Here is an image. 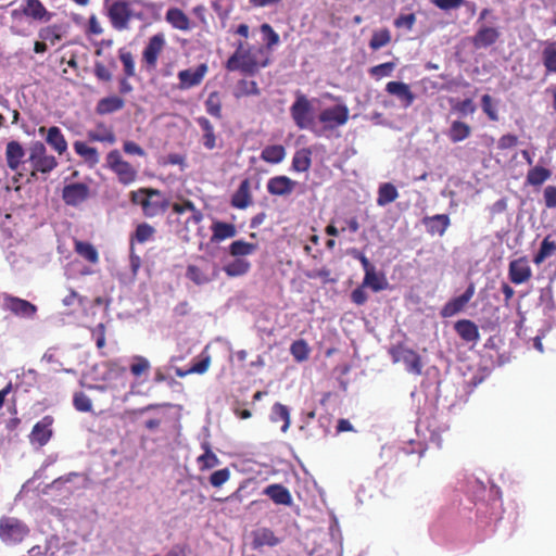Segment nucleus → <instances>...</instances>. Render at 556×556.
I'll return each mask as SVG.
<instances>
[{
	"instance_id": "a211bd4d",
	"label": "nucleus",
	"mask_w": 556,
	"mask_h": 556,
	"mask_svg": "<svg viewBox=\"0 0 556 556\" xmlns=\"http://www.w3.org/2000/svg\"><path fill=\"white\" fill-rule=\"evenodd\" d=\"M251 546L254 551H261L265 546L275 547L281 542L274 531L266 527L253 530L251 532Z\"/></svg>"
},
{
	"instance_id": "f03ea898",
	"label": "nucleus",
	"mask_w": 556,
	"mask_h": 556,
	"mask_svg": "<svg viewBox=\"0 0 556 556\" xmlns=\"http://www.w3.org/2000/svg\"><path fill=\"white\" fill-rule=\"evenodd\" d=\"M27 162L30 164L29 176L37 178V174H50L58 167V161L54 155L49 154L46 146L41 141H35L28 149Z\"/></svg>"
},
{
	"instance_id": "864d4df0",
	"label": "nucleus",
	"mask_w": 556,
	"mask_h": 556,
	"mask_svg": "<svg viewBox=\"0 0 556 556\" xmlns=\"http://www.w3.org/2000/svg\"><path fill=\"white\" fill-rule=\"evenodd\" d=\"M39 37L54 46L61 40V27L58 25H50L39 30Z\"/></svg>"
},
{
	"instance_id": "3c124183",
	"label": "nucleus",
	"mask_w": 556,
	"mask_h": 556,
	"mask_svg": "<svg viewBox=\"0 0 556 556\" xmlns=\"http://www.w3.org/2000/svg\"><path fill=\"white\" fill-rule=\"evenodd\" d=\"M391 41V33L388 28L375 30L370 40L369 48L374 51L389 45Z\"/></svg>"
},
{
	"instance_id": "dca6fc26",
	"label": "nucleus",
	"mask_w": 556,
	"mask_h": 556,
	"mask_svg": "<svg viewBox=\"0 0 556 556\" xmlns=\"http://www.w3.org/2000/svg\"><path fill=\"white\" fill-rule=\"evenodd\" d=\"M165 47V36L162 33L155 34L149 39L147 47L143 50V60L147 66L151 70L156 67L160 53Z\"/></svg>"
},
{
	"instance_id": "f257e3e1",
	"label": "nucleus",
	"mask_w": 556,
	"mask_h": 556,
	"mask_svg": "<svg viewBox=\"0 0 556 556\" xmlns=\"http://www.w3.org/2000/svg\"><path fill=\"white\" fill-rule=\"evenodd\" d=\"M258 53L262 54L263 50L258 49V51L255 52L250 48H245L243 42H239L236 51L227 60L225 68L228 72L239 71L244 75L253 76L257 74L261 68L268 65V59L258 61Z\"/></svg>"
},
{
	"instance_id": "bb28decb",
	"label": "nucleus",
	"mask_w": 556,
	"mask_h": 556,
	"mask_svg": "<svg viewBox=\"0 0 556 556\" xmlns=\"http://www.w3.org/2000/svg\"><path fill=\"white\" fill-rule=\"evenodd\" d=\"M211 241L215 243L222 242L226 239L233 238L237 235V228L233 224L222 220L213 222L211 225Z\"/></svg>"
},
{
	"instance_id": "69168bd1",
	"label": "nucleus",
	"mask_w": 556,
	"mask_h": 556,
	"mask_svg": "<svg viewBox=\"0 0 556 556\" xmlns=\"http://www.w3.org/2000/svg\"><path fill=\"white\" fill-rule=\"evenodd\" d=\"M92 338L96 341V345L99 350L105 346V326L104 324H98L91 331Z\"/></svg>"
},
{
	"instance_id": "7c9ffc66",
	"label": "nucleus",
	"mask_w": 556,
	"mask_h": 556,
	"mask_svg": "<svg viewBox=\"0 0 556 556\" xmlns=\"http://www.w3.org/2000/svg\"><path fill=\"white\" fill-rule=\"evenodd\" d=\"M218 276V267L214 266L212 275L206 274L200 267L195 265H188L186 270V277L190 279L197 286L210 283Z\"/></svg>"
},
{
	"instance_id": "6e6552de",
	"label": "nucleus",
	"mask_w": 556,
	"mask_h": 556,
	"mask_svg": "<svg viewBox=\"0 0 556 556\" xmlns=\"http://www.w3.org/2000/svg\"><path fill=\"white\" fill-rule=\"evenodd\" d=\"M349 114L346 105L338 104L324 109L318 115V121L323 124L325 130H333L348 123Z\"/></svg>"
},
{
	"instance_id": "7ed1b4c3",
	"label": "nucleus",
	"mask_w": 556,
	"mask_h": 556,
	"mask_svg": "<svg viewBox=\"0 0 556 556\" xmlns=\"http://www.w3.org/2000/svg\"><path fill=\"white\" fill-rule=\"evenodd\" d=\"M290 115L299 129L316 131L313 105L308 98L301 91L295 92V100L290 106Z\"/></svg>"
},
{
	"instance_id": "bf43d9fd",
	"label": "nucleus",
	"mask_w": 556,
	"mask_h": 556,
	"mask_svg": "<svg viewBox=\"0 0 556 556\" xmlns=\"http://www.w3.org/2000/svg\"><path fill=\"white\" fill-rule=\"evenodd\" d=\"M88 138L91 141H100V142H108V143H114L115 142V135L112 130L103 129L100 130H93L88 132Z\"/></svg>"
},
{
	"instance_id": "09e8293b",
	"label": "nucleus",
	"mask_w": 556,
	"mask_h": 556,
	"mask_svg": "<svg viewBox=\"0 0 556 556\" xmlns=\"http://www.w3.org/2000/svg\"><path fill=\"white\" fill-rule=\"evenodd\" d=\"M205 110L206 112L217 118V119H220L223 117V114H222V100H220V96L217 91H213L208 94L207 99L205 100Z\"/></svg>"
},
{
	"instance_id": "aec40b11",
	"label": "nucleus",
	"mask_w": 556,
	"mask_h": 556,
	"mask_svg": "<svg viewBox=\"0 0 556 556\" xmlns=\"http://www.w3.org/2000/svg\"><path fill=\"white\" fill-rule=\"evenodd\" d=\"M532 271L526 257L509 263L508 276L513 283L521 285L531 278Z\"/></svg>"
},
{
	"instance_id": "c9c22d12",
	"label": "nucleus",
	"mask_w": 556,
	"mask_h": 556,
	"mask_svg": "<svg viewBox=\"0 0 556 556\" xmlns=\"http://www.w3.org/2000/svg\"><path fill=\"white\" fill-rule=\"evenodd\" d=\"M542 63L545 74H556V42H547L542 50Z\"/></svg>"
},
{
	"instance_id": "423d86ee",
	"label": "nucleus",
	"mask_w": 556,
	"mask_h": 556,
	"mask_svg": "<svg viewBox=\"0 0 556 556\" xmlns=\"http://www.w3.org/2000/svg\"><path fill=\"white\" fill-rule=\"evenodd\" d=\"M106 165L117 176L121 184L129 185L136 180L137 172L135 167L123 160L118 150L109 152Z\"/></svg>"
},
{
	"instance_id": "2eb2a0df",
	"label": "nucleus",
	"mask_w": 556,
	"mask_h": 556,
	"mask_svg": "<svg viewBox=\"0 0 556 556\" xmlns=\"http://www.w3.org/2000/svg\"><path fill=\"white\" fill-rule=\"evenodd\" d=\"M89 197V188L83 182H73L66 185L62 190V199L65 204L77 206Z\"/></svg>"
},
{
	"instance_id": "20e7f679",
	"label": "nucleus",
	"mask_w": 556,
	"mask_h": 556,
	"mask_svg": "<svg viewBox=\"0 0 556 556\" xmlns=\"http://www.w3.org/2000/svg\"><path fill=\"white\" fill-rule=\"evenodd\" d=\"M30 533L29 527L16 517L0 518V541L8 546L21 544Z\"/></svg>"
},
{
	"instance_id": "603ef678",
	"label": "nucleus",
	"mask_w": 556,
	"mask_h": 556,
	"mask_svg": "<svg viewBox=\"0 0 556 556\" xmlns=\"http://www.w3.org/2000/svg\"><path fill=\"white\" fill-rule=\"evenodd\" d=\"M260 94H261V90L255 80L241 79L238 81V93L236 94L237 98L249 97V96H260Z\"/></svg>"
},
{
	"instance_id": "1a4fd4ad",
	"label": "nucleus",
	"mask_w": 556,
	"mask_h": 556,
	"mask_svg": "<svg viewBox=\"0 0 556 556\" xmlns=\"http://www.w3.org/2000/svg\"><path fill=\"white\" fill-rule=\"evenodd\" d=\"M18 15L41 23H48L53 17V13L48 11L40 0H23L21 8L12 12L13 17Z\"/></svg>"
},
{
	"instance_id": "8fccbe9b",
	"label": "nucleus",
	"mask_w": 556,
	"mask_h": 556,
	"mask_svg": "<svg viewBox=\"0 0 556 556\" xmlns=\"http://www.w3.org/2000/svg\"><path fill=\"white\" fill-rule=\"evenodd\" d=\"M311 349L303 339L295 340L290 346V353L298 363L308 359Z\"/></svg>"
},
{
	"instance_id": "6e6d98bb",
	"label": "nucleus",
	"mask_w": 556,
	"mask_h": 556,
	"mask_svg": "<svg viewBox=\"0 0 556 556\" xmlns=\"http://www.w3.org/2000/svg\"><path fill=\"white\" fill-rule=\"evenodd\" d=\"M119 60L124 66L125 76L131 77L135 75V60L128 50L125 48L119 49L118 51Z\"/></svg>"
},
{
	"instance_id": "79ce46f5",
	"label": "nucleus",
	"mask_w": 556,
	"mask_h": 556,
	"mask_svg": "<svg viewBox=\"0 0 556 556\" xmlns=\"http://www.w3.org/2000/svg\"><path fill=\"white\" fill-rule=\"evenodd\" d=\"M552 176V172L543 166H534L527 173V184L530 186H541Z\"/></svg>"
},
{
	"instance_id": "f8f14e48",
	"label": "nucleus",
	"mask_w": 556,
	"mask_h": 556,
	"mask_svg": "<svg viewBox=\"0 0 556 556\" xmlns=\"http://www.w3.org/2000/svg\"><path fill=\"white\" fill-rule=\"evenodd\" d=\"M108 15L113 27L122 30L127 28L132 14L129 4L126 1L118 0L110 5Z\"/></svg>"
},
{
	"instance_id": "473e14b6",
	"label": "nucleus",
	"mask_w": 556,
	"mask_h": 556,
	"mask_svg": "<svg viewBox=\"0 0 556 556\" xmlns=\"http://www.w3.org/2000/svg\"><path fill=\"white\" fill-rule=\"evenodd\" d=\"M312 166V150L309 148H302L296 150L293 157L291 167L294 172L304 173Z\"/></svg>"
},
{
	"instance_id": "4be33fe9",
	"label": "nucleus",
	"mask_w": 556,
	"mask_h": 556,
	"mask_svg": "<svg viewBox=\"0 0 556 556\" xmlns=\"http://www.w3.org/2000/svg\"><path fill=\"white\" fill-rule=\"evenodd\" d=\"M263 494L268 496L276 505L291 506L293 503L290 491L281 483L267 485L263 490Z\"/></svg>"
},
{
	"instance_id": "9b49d317",
	"label": "nucleus",
	"mask_w": 556,
	"mask_h": 556,
	"mask_svg": "<svg viewBox=\"0 0 556 556\" xmlns=\"http://www.w3.org/2000/svg\"><path fill=\"white\" fill-rule=\"evenodd\" d=\"M25 155H26V153H25V150H24L23 146L21 144V142L16 141V140H11L7 143L5 161H7L8 167L11 170L16 172V174L14 176L15 181H17L23 176V174L17 170L20 169V167L22 165L25 164V161H24Z\"/></svg>"
},
{
	"instance_id": "de8ad7c7",
	"label": "nucleus",
	"mask_w": 556,
	"mask_h": 556,
	"mask_svg": "<svg viewBox=\"0 0 556 556\" xmlns=\"http://www.w3.org/2000/svg\"><path fill=\"white\" fill-rule=\"evenodd\" d=\"M556 252V242L551 240V236H546L541 242L539 252L534 255L533 262L536 265L543 263L547 257Z\"/></svg>"
},
{
	"instance_id": "774afa93",
	"label": "nucleus",
	"mask_w": 556,
	"mask_h": 556,
	"mask_svg": "<svg viewBox=\"0 0 556 556\" xmlns=\"http://www.w3.org/2000/svg\"><path fill=\"white\" fill-rule=\"evenodd\" d=\"M543 195H544L545 206L548 208H555L556 207V187L547 186L544 189Z\"/></svg>"
},
{
	"instance_id": "ea45409f",
	"label": "nucleus",
	"mask_w": 556,
	"mask_h": 556,
	"mask_svg": "<svg viewBox=\"0 0 556 556\" xmlns=\"http://www.w3.org/2000/svg\"><path fill=\"white\" fill-rule=\"evenodd\" d=\"M270 419L273 422L282 421L283 425L281 427V431L287 432L291 424L290 410L288 406L281 403H275L271 407Z\"/></svg>"
},
{
	"instance_id": "c756f323",
	"label": "nucleus",
	"mask_w": 556,
	"mask_h": 556,
	"mask_svg": "<svg viewBox=\"0 0 556 556\" xmlns=\"http://www.w3.org/2000/svg\"><path fill=\"white\" fill-rule=\"evenodd\" d=\"M165 20L174 28L187 31L191 29V21L188 15L178 8H170L167 10Z\"/></svg>"
},
{
	"instance_id": "0eeeda50",
	"label": "nucleus",
	"mask_w": 556,
	"mask_h": 556,
	"mask_svg": "<svg viewBox=\"0 0 556 556\" xmlns=\"http://www.w3.org/2000/svg\"><path fill=\"white\" fill-rule=\"evenodd\" d=\"M390 355L394 363H403L406 370L414 375H421L422 362L418 353L404 344H396L390 349Z\"/></svg>"
},
{
	"instance_id": "c03bdc74",
	"label": "nucleus",
	"mask_w": 556,
	"mask_h": 556,
	"mask_svg": "<svg viewBox=\"0 0 556 556\" xmlns=\"http://www.w3.org/2000/svg\"><path fill=\"white\" fill-rule=\"evenodd\" d=\"M123 106L124 101L121 98L113 96L101 99L97 104L96 111L98 114L104 115L116 112Z\"/></svg>"
},
{
	"instance_id": "412c9836",
	"label": "nucleus",
	"mask_w": 556,
	"mask_h": 556,
	"mask_svg": "<svg viewBox=\"0 0 556 556\" xmlns=\"http://www.w3.org/2000/svg\"><path fill=\"white\" fill-rule=\"evenodd\" d=\"M296 186V181L292 180L288 176H275L271 177L267 182V191L271 195L285 197L293 192Z\"/></svg>"
},
{
	"instance_id": "0e129e2a",
	"label": "nucleus",
	"mask_w": 556,
	"mask_h": 556,
	"mask_svg": "<svg viewBox=\"0 0 556 556\" xmlns=\"http://www.w3.org/2000/svg\"><path fill=\"white\" fill-rule=\"evenodd\" d=\"M416 23V15L414 13L401 14L394 20V26L396 28L405 27L410 30Z\"/></svg>"
},
{
	"instance_id": "4d7b16f0",
	"label": "nucleus",
	"mask_w": 556,
	"mask_h": 556,
	"mask_svg": "<svg viewBox=\"0 0 556 556\" xmlns=\"http://www.w3.org/2000/svg\"><path fill=\"white\" fill-rule=\"evenodd\" d=\"M481 108L483 113L488 116V118L492 122L498 121V113L493 104V99L490 94H483L481 98Z\"/></svg>"
},
{
	"instance_id": "5701e85b",
	"label": "nucleus",
	"mask_w": 556,
	"mask_h": 556,
	"mask_svg": "<svg viewBox=\"0 0 556 556\" xmlns=\"http://www.w3.org/2000/svg\"><path fill=\"white\" fill-rule=\"evenodd\" d=\"M386 91L396 97L404 108L410 106L415 101V94L409 86L402 81H389L386 85Z\"/></svg>"
},
{
	"instance_id": "e2e57ef3",
	"label": "nucleus",
	"mask_w": 556,
	"mask_h": 556,
	"mask_svg": "<svg viewBox=\"0 0 556 556\" xmlns=\"http://www.w3.org/2000/svg\"><path fill=\"white\" fill-rule=\"evenodd\" d=\"M431 2L433 5L444 11L458 9L463 5L469 4V1L467 0H431Z\"/></svg>"
},
{
	"instance_id": "052dcab7",
	"label": "nucleus",
	"mask_w": 556,
	"mask_h": 556,
	"mask_svg": "<svg viewBox=\"0 0 556 556\" xmlns=\"http://www.w3.org/2000/svg\"><path fill=\"white\" fill-rule=\"evenodd\" d=\"M230 478V471L228 468H223V469H219V470H216L214 471L211 476H210V483L214 486V488H219L222 486L224 483H226Z\"/></svg>"
},
{
	"instance_id": "4c0bfd02",
	"label": "nucleus",
	"mask_w": 556,
	"mask_h": 556,
	"mask_svg": "<svg viewBox=\"0 0 556 556\" xmlns=\"http://www.w3.org/2000/svg\"><path fill=\"white\" fill-rule=\"evenodd\" d=\"M397 197L399 192L393 184H381L378 189L377 204L379 206H386L395 201Z\"/></svg>"
},
{
	"instance_id": "cd10ccee",
	"label": "nucleus",
	"mask_w": 556,
	"mask_h": 556,
	"mask_svg": "<svg viewBox=\"0 0 556 556\" xmlns=\"http://www.w3.org/2000/svg\"><path fill=\"white\" fill-rule=\"evenodd\" d=\"M454 329L466 342H477L480 339L478 326L472 320L460 319L455 323Z\"/></svg>"
},
{
	"instance_id": "e433bc0d",
	"label": "nucleus",
	"mask_w": 556,
	"mask_h": 556,
	"mask_svg": "<svg viewBox=\"0 0 556 556\" xmlns=\"http://www.w3.org/2000/svg\"><path fill=\"white\" fill-rule=\"evenodd\" d=\"M389 283L382 274H377L376 269L365 274L362 287H368L375 292L386 290Z\"/></svg>"
},
{
	"instance_id": "680f3d73",
	"label": "nucleus",
	"mask_w": 556,
	"mask_h": 556,
	"mask_svg": "<svg viewBox=\"0 0 556 556\" xmlns=\"http://www.w3.org/2000/svg\"><path fill=\"white\" fill-rule=\"evenodd\" d=\"M137 241H139V224L136 226L130 236V264L134 273H136L139 267V258L135 253V244Z\"/></svg>"
},
{
	"instance_id": "b1692460",
	"label": "nucleus",
	"mask_w": 556,
	"mask_h": 556,
	"mask_svg": "<svg viewBox=\"0 0 556 556\" xmlns=\"http://www.w3.org/2000/svg\"><path fill=\"white\" fill-rule=\"evenodd\" d=\"M251 181L243 179L231 197L230 204L238 210H244L252 204Z\"/></svg>"
},
{
	"instance_id": "4468645a",
	"label": "nucleus",
	"mask_w": 556,
	"mask_h": 556,
	"mask_svg": "<svg viewBox=\"0 0 556 556\" xmlns=\"http://www.w3.org/2000/svg\"><path fill=\"white\" fill-rule=\"evenodd\" d=\"M208 72V66L205 63L200 64L197 68L182 70L178 73L179 89L186 90L200 85Z\"/></svg>"
},
{
	"instance_id": "72a5a7b5",
	"label": "nucleus",
	"mask_w": 556,
	"mask_h": 556,
	"mask_svg": "<svg viewBox=\"0 0 556 556\" xmlns=\"http://www.w3.org/2000/svg\"><path fill=\"white\" fill-rule=\"evenodd\" d=\"M286 157V149L282 144H271L265 147L261 152V159L270 164H279Z\"/></svg>"
},
{
	"instance_id": "5fc2aeb1",
	"label": "nucleus",
	"mask_w": 556,
	"mask_h": 556,
	"mask_svg": "<svg viewBox=\"0 0 556 556\" xmlns=\"http://www.w3.org/2000/svg\"><path fill=\"white\" fill-rule=\"evenodd\" d=\"M395 63L394 62H386V63H381V64H378V65H375L372 67L369 68V74L371 77H374L375 79H381L383 77H388L390 76L394 68H395Z\"/></svg>"
},
{
	"instance_id": "a19ab883",
	"label": "nucleus",
	"mask_w": 556,
	"mask_h": 556,
	"mask_svg": "<svg viewBox=\"0 0 556 556\" xmlns=\"http://www.w3.org/2000/svg\"><path fill=\"white\" fill-rule=\"evenodd\" d=\"M251 268L249 261L243 258H235L223 267L228 277H240L245 275Z\"/></svg>"
},
{
	"instance_id": "f704fd0d",
	"label": "nucleus",
	"mask_w": 556,
	"mask_h": 556,
	"mask_svg": "<svg viewBox=\"0 0 556 556\" xmlns=\"http://www.w3.org/2000/svg\"><path fill=\"white\" fill-rule=\"evenodd\" d=\"M204 453L197 458L199 469L201 471L212 469L219 464L218 457L212 452L211 445L207 442L202 443Z\"/></svg>"
},
{
	"instance_id": "49530a36",
	"label": "nucleus",
	"mask_w": 556,
	"mask_h": 556,
	"mask_svg": "<svg viewBox=\"0 0 556 556\" xmlns=\"http://www.w3.org/2000/svg\"><path fill=\"white\" fill-rule=\"evenodd\" d=\"M256 244L244 240H236L229 245V254L236 258L251 255L256 250Z\"/></svg>"
},
{
	"instance_id": "9d476101",
	"label": "nucleus",
	"mask_w": 556,
	"mask_h": 556,
	"mask_svg": "<svg viewBox=\"0 0 556 556\" xmlns=\"http://www.w3.org/2000/svg\"><path fill=\"white\" fill-rule=\"evenodd\" d=\"M3 308L24 318H31L37 313L36 305L29 301L7 293L3 294Z\"/></svg>"
},
{
	"instance_id": "ddd939ff",
	"label": "nucleus",
	"mask_w": 556,
	"mask_h": 556,
	"mask_svg": "<svg viewBox=\"0 0 556 556\" xmlns=\"http://www.w3.org/2000/svg\"><path fill=\"white\" fill-rule=\"evenodd\" d=\"M475 291V283L470 282L466 291L462 295L451 299L443 305L441 309V316L444 318H448L462 312L465 308V306L469 303V301L473 298Z\"/></svg>"
},
{
	"instance_id": "58836bf2",
	"label": "nucleus",
	"mask_w": 556,
	"mask_h": 556,
	"mask_svg": "<svg viewBox=\"0 0 556 556\" xmlns=\"http://www.w3.org/2000/svg\"><path fill=\"white\" fill-rule=\"evenodd\" d=\"M74 250L79 256H81L91 264H96L99 262V253L97 249L89 242L75 240Z\"/></svg>"
},
{
	"instance_id": "393cba45",
	"label": "nucleus",
	"mask_w": 556,
	"mask_h": 556,
	"mask_svg": "<svg viewBox=\"0 0 556 556\" xmlns=\"http://www.w3.org/2000/svg\"><path fill=\"white\" fill-rule=\"evenodd\" d=\"M422 224L426 226L428 233L442 237L450 227L451 219L447 214H437L424 217Z\"/></svg>"
},
{
	"instance_id": "a878e982",
	"label": "nucleus",
	"mask_w": 556,
	"mask_h": 556,
	"mask_svg": "<svg viewBox=\"0 0 556 556\" xmlns=\"http://www.w3.org/2000/svg\"><path fill=\"white\" fill-rule=\"evenodd\" d=\"M173 407L169 403H163V404H156V405H149L146 408L141 409V413L148 412L150 409L156 410V414L153 418L147 419L144 421V427L148 430H155L160 427L161 424L166 422L169 420V416L167 414V410Z\"/></svg>"
},
{
	"instance_id": "37998d69",
	"label": "nucleus",
	"mask_w": 556,
	"mask_h": 556,
	"mask_svg": "<svg viewBox=\"0 0 556 556\" xmlns=\"http://www.w3.org/2000/svg\"><path fill=\"white\" fill-rule=\"evenodd\" d=\"M470 134L471 128L468 124L460 121H454L448 130V138L452 142L456 143L467 139Z\"/></svg>"
},
{
	"instance_id": "2f4dec72",
	"label": "nucleus",
	"mask_w": 556,
	"mask_h": 556,
	"mask_svg": "<svg viewBox=\"0 0 556 556\" xmlns=\"http://www.w3.org/2000/svg\"><path fill=\"white\" fill-rule=\"evenodd\" d=\"M46 142L60 155L67 151V141L58 126L47 130Z\"/></svg>"
},
{
	"instance_id": "f3484780",
	"label": "nucleus",
	"mask_w": 556,
	"mask_h": 556,
	"mask_svg": "<svg viewBox=\"0 0 556 556\" xmlns=\"http://www.w3.org/2000/svg\"><path fill=\"white\" fill-rule=\"evenodd\" d=\"M53 419L50 416H45L40 421L36 422L29 434V442L38 446L46 445L52 437Z\"/></svg>"
},
{
	"instance_id": "6ab92c4d",
	"label": "nucleus",
	"mask_w": 556,
	"mask_h": 556,
	"mask_svg": "<svg viewBox=\"0 0 556 556\" xmlns=\"http://www.w3.org/2000/svg\"><path fill=\"white\" fill-rule=\"evenodd\" d=\"M501 37L498 28L482 25L478 28L471 38V43L476 49H485L494 45Z\"/></svg>"
},
{
	"instance_id": "39448f33",
	"label": "nucleus",
	"mask_w": 556,
	"mask_h": 556,
	"mask_svg": "<svg viewBox=\"0 0 556 556\" xmlns=\"http://www.w3.org/2000/svg\"><path fill=\"white\" fill-rule=\"evenodd\" d=\"M169 205L167 197L156 189L141 188V210L148 217L165 213Z\"/></svg>"
},
{
	"instance_id": "c85d7f7f",
	"label": "nucleus",
	"mask_w": 556,
	"mask_h": 556,
	"mask_svg": "<svg viewBox=\"0 0 556 556\" xmlns=\"http://www.w3.org/2000/svg\"><path fill=\"white\" fill-rule=\"evenodd\" d=\"M197 124L202 130V143L205 149L213 150L217 147V137L213 124L205 116L195 118Z\"/></svg>"
},
{
	"instance_id": "13d9d810",
	"label": "nucleus",
	"mask_w": 556,
	"mask_h": 556,
	"mask_svg": "<svg viewBox=\"0 0 556 556\" xmlns=\"http://www.w3.org/2000/svg\"><path fill=\"white\" fill-rule=\"evenodd\" d=\"M73 405L78 412L88 413L92 409L91 400L84 392H76L73 396Z\"/></svg>"
},
{
	"instance_id": "338daca9",
	"label": "nucleus",
	"mask_w": 556,
	"mask_h": 556,
	"mask_svg": "<svg viewBox=\"0 0 556 556\" xmlns=\"http://www.w3.org/2000/svg\"><path fill=\"white\" fill-rule=\"evenodd\" d=\"M454 110L463 115H467V114H473L476 112L477 108L471 99H465V100L458 102L454 106Z\"/></svg>"
},
{
	"instance_id": "a18cd8bd",
	"label": "nucleus",
	"mask_w": 556,
	"mask_h": 556,
	"mask_svg": "<svg viewBox=\"0 0 556 556\" xmlns=\"http://www.w3.org/2000/svg\"><path fill=\"white\" fill-rule=\"evenodd\" d=\"M74 150L90 165H96L99 163V153L96 148L89 147L83 141H75Z\"/></svg>"
}]
</instances>
